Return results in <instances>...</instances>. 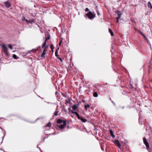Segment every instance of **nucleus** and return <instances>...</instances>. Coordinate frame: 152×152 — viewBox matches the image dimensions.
Returning a JSON list of instances; mask_svg holds the SVG:
<instances>
[{"label": "nucleus", "mask_w": 152, "mask_h": 152, "mask_svg": "<svg viewBox=\"0 0 152 152\" xmlns=\"http://www.w3.org/2000/svg\"><path fill=\"white\" fill-rule=\"evenodd\" d=\"M57 122L59 124L57 125V126L60 129L64 128L66 125V121L61 119H58L57 121Z\"/></svg>", "instance_id": "1"}, {"label": "nucleus", "mask_w": 152, "mask_h": 152, "mask_svg": "<svg viewBox=\"0 0 152 152\" xmlns=\"http://www.w3.org/2000/svg\"><path fill=\"white\" fill-rule=\"evenodd\" d=\"M72 113L75 114L79 119L81 120L83 122H85L87 121V120L83 118V117L80 116L79 114L76 112H74L73 111L71 112Z\"/></svg>", "instance_id": "2"}, {"label": "nucleus", "mask_w": 152, "mask_h": 152, "mask_svg": "<svg viewBox=\"0 0 152 152\" xmlns=\"http://www.w3.org/2000/svg\"><path fill=\"white\" fill-rule=\"evenodd\" d=\"M86 15L89 18L91 19L94 18L95 16V15L91 11H89L87 14Z\"/></svg>", "instance_id": "3"}, {"label": "nucleus", "mask_w": 152, "mask_h": 152, "mask_svg": "<svg viewBox=\"0 0 152 152\" xmlns=\"http://www.w3.org/2000/svg\"><path fill=\"white\" fill-rule=\"evenodd\" d=\"M2 48L4 53H5L6 55H7L8 50V49L4 45H3L2 46Z\"/></svg>", "instance_id": "4"}, {"label": "nucleus", "mask_w": 152, "mask_h": 152, "mask_svg": "<svg viewBox=\"0 0 152 152\" xmlns=\"http://www.w3.org/2000/svg\"><path fill=\"white\" fill-rule=\"evenodd\" d=\"M143 141L144 144L147 147V148L148 149L149 148V144L145 138H143Z\"/></svg>", "instance_id": "5"}, {"label": "nucleus", "mask_w": 152, "mask_h": 152, "mask_svg": "<svg viewBox=\"0 0 152 152\" xmlns=\"http://www.w3.org/2000/svg\"><path fill=\"white\" fill-rule=\"evenodd\" d=\"M114 143L117 145L118 148H121V145L119 141L118 140H115L114 141Z\"/></svg>", "instance_id": "6"}, {"label": "nucleus", "mask_w": 152, "mask_h": 152, "mask_svg": "<svg viewBox=\"0 0 152 152\" xmlns=\"http://www.w3.org/2000/svg\"><path fill=\"white\" fill-rule=\"evenodd\" d=\"M4 4L5 5V6L7 8H9L10 6V3L8 1L5 2H4Z\"/></svg>", "instance_id": "7"}, {"label": "nucleus", "mask_w": 152, "mask_h": 152, "mask_svg": "<svg viewBox=\"0 0 152 152\" xmlns=\"http://www.w3.org/2000/svg\"><path fill=\"white\" fill-rule=\"evenodd\" d=\"M118 17L117 18V23H118V20L120 18V17L121 16V13L120 12H118Z\"/></svg>", "instance_id": "8"}, {"label": "nucleus", "mask_w": 152, "mask_h": 152, "mask_svg": "<svg viewBox=\"0 0 152 152\" xmlns=\"http://www.w3.org/2000/svg\"><path fill=\"white\" fill-rule=\"evenodd\" d=\"M46 47L45 48L44 50L43 51V53L41 54V56L42 57H44L45 58V57H44V56L46 54Z\"/></svg>", "instance_id": "9"}, {"label": "nucleus", "mask_w": 152, "mask_h": 152, "mask_svg": "<svg viewBox=\"0 0 152 152\" xmlns=\"http://www.w3.org/2000/svg\"><path fill=\"white\" fill-rule=\"evenodd\" d=\"M77 107L78 106L77 105L74 104L72 106V108L73 110L75 111L76 110Z\"/></svg>", "instance_id": "10"}, {"label": "nucleus", "mask_w": 152, "mask_h": 152, "mask_svg": "<svg viewBox=\"0 0 152 152\" xmlns=\"http://www.w3.org/2000/svg\"><path fill=\"white\" fill-rule=\"evenodd\" d=\"M110 132L111 136L113 138L115 137V136L113 134V132L112 130H110Z\"/></svg>", "instance_id": "11"}, {"label": "nucleus", "mask_w": 152, "mask_h": 152, "mask_svg": "<svg viewBox=\"0 0 152 152\" xmlns=\"http://www.w3.org/2000/svg\"><path fill=\"white\" fill-rule=\"evenodd\" d=\"M50 39V37H48V38H47L46 39V40L45 42H44V43L43 44V45L42 46V47H44L46 45V41L48 39Z\"/></svg>", "instance_id": "12"}, {"label": "nucleus", "mask_w": 152, "mask_h": 152, "mask_svg": "<svg viewBox=\"0 0 152 152\" xmlns=\"http://www.w3.org/2000/svg\"><path fill=\"white\" fill-rule=\"evenodd\" d=\"M140 34L142 35L143 37L145 38V39L146 40L147 42H149V41L147 39V38H146L145 35L144 34H143L142 32H140Z\"/></svg>", "instance_id": "13"}, {"label": "nucleus", "mask_w": 152, "mask_h": 152, "mask_svg": "<svg viewBox=\"0 0 152 152\" xmlns=\"http://www.w3.org/2000/svg\"><path fill=\"white\" fill-rule=\"evenodd\" d=\"M109 32L110 33V34L112 36H114V34H113V32L112 31L111 29H110V28H109Z\"/></svg>", "instance_id": "14"}, {"label": "nucleus", "mask_w": 152, "mask_h": 152, "mask_svg": "<svg viewBox=\"0 0 152 152\" xmlns=\"http://www.w3.org/2000/svg\"><path fill=\"white\" fill-rule=\"evenodd\" d=\"M148 7H150L151 9H152V5L150 1L148 2Z\"/></svg>", "instance_id": "15"}, {"label": "nucleus", "mask_w": 152, "mask_h": 152, "mask_svg": "<svg viewBox=\"0 0 152 152\" xmlns=\"http://www.w3.org/2000/svg\"><path fill=\"white\" fill-rule=\"evenodd\" d=\"M93 96L95 97H97L98 96V94L96 92H94L93 94Z\"/></svg>", "instance_id": "16"}, {"label": "nucleus", "mask_w": 152, "mask_h": 152, "mask_svg": "<svg viewBox=\"0 0 152 152\" xmlns=\"http://www.w3.org/2000/svg\"><path fill=\"white\" fill-rule=\"evenodd\" d=\"M90 107V106L89 104L86 105L85 106V108L86 110H87V108H89Z\"/></svg>", "instance_id": "17"}, {"label": "nucleus", "mask_w": 152, "mask_h": 152, "mask_svg": "<svg viewBox=\"0 0 152 152\" xmlns=\"http://www.w3.org/2000/svg\"><path fill=\"white\" fill-rule=\"evenodd\" d=\"M58 110H56V111L54 113V115L55 116H57L58 115Z\"/></svg>", "instance_id": "18"}, {"label": "nucleus", "mask_w": 152, "mask_h": 152, "mask_svg": "<svg viewBox=\"0 0 152 152\" xmlns=\"http://www.w3.org/2000/svg\"><path fill=\"white\" fill-rule=\"evenodd\" d=\"M13 57L15 59H17L18 57L17 56L15 55V54H13Z\"/></svg>", "instance_id": "19"}, {"label": "nucleus", "mask_w": 152, "mask_h": 152, "mask_svg": "<svg viewBox=\"0 0 152 152\" xmlns=\"http://www.w3.org/2000/svg\"><path fill=\"white\" fill-rule=\"evenodd\" d=\"M8 47L9 48H10V49H12V47L11 45L10 44H9L8 45Z\"/></svg>", "instance_id": "20"}, {"label": "nucleus", "mask_w": 152, "mask_h": 152, "mask_svg": "<svg viewBox=\"0 0 152 152\" xmlns=\"http://www.w3.org/2000/svg\"><path fill=\"white\" fill-rule=\"evenodd\" d=\"M47 126L48 127H50L51 126V123L50 122H49L48 124L47 125Z\"/></svg>", "instance_id": "21"}, {"label": "nucleus", "mask_w": 152, "mask_h": 152, "mask_svg": "<svg viewBox=\"0 0 152 152\" xmlns=\"http://www.w3.org/2000/svg\"><path fill=\"white\" fill-rule=\"evenodd\" d=\"M62 40H60V42H59V46L61 45V43H62Z\"/></svg>", "instance_id": "22"}, {"label": "nucleus", "mask_w": 152, "mask_h": 152, "mask_svg": "<svg viewBox=\"0 0 152 152\" xmlns=\"http://www.w3.org/2000/svg\"><path fill=\"white\" fill-rule=\"evenodd\" d=\"M58 59L60 60L61 62H62L63 60L60 57L58 58Z\"/></svg>", "instance_id": "23"}, {"label": "nucleus", "mask_w": 152, "mask_h": 152, "mask_svg": "<svg viewBox=\"0 0 152 152\" xmlns=\"http://www.w3.org/2000/svg\"><path fill=\"white\" fill-rule=\"evenodd\" d=\"M51 48L52 49V50L53 49H54V48L53 47V46L52 45H51Z\"/></svg>", "instance_id": "24"}, {"label": "nucleus", "mask_w": 152, "mask_h": 152, "mask_svg": "<svg viewBox=\"0 0 152 152\" xmlns=\"http://www.w3.org/2000/svg\"><path fill=\"white\" fill-rule=\"evenodd\" d=\"M89 10V9L88 8H86V11H88Z\"/></svg>", "instance_id": "25"}, {"label": "nucleus", "mask_w": 152, "mask_h": 152, "mask_svg": "<svg viewBox=\"0 0 152 152\" xmlns=\"http://www.w3.org/2000/svg\"><path fill=\"white\" fill-rule=\"evenodd\" d=\"M97 15H100V13H99V12H97Z\"/></svg>", "instance_id": "26"}, {"label": "nucleus", "mask_w": 152, "mask_h": 152, "mask_svg": "<svg viewBox=\"0 0 152 152\" xmlns=\"http://www.w3.org/2000/svg\"><path fill=\"white\" fill-rule=\"evenodd\" d=\"M26 21L27 22H28V20H26Z\"/></svg>", "instance_id": "27"}, {"label": "nucleus", "mask_w": 152, "mask_h": 152, "mask_svg": "<svg viewBox=\"0 0 152 152\" xmlns=\"http://www.w3.org/2000/svg\"><path fill=\"white\" fill-rule=\"evenodd\" d=\"M113 104H114V105H115V103H114L113 102Z\"/></svg>", "instance_id": "28"}, {"label": "nucleus", "mask_w": 152, "mask_h": 152, "mask_svg": "<svg viewBox=\"0 0 152 152\" xmlns=\"http://www.w3.org/2000/svg\"><path fill=\"white\" fill-rule=\"evenodd\" d=\"M56 56H57V55H56Z\"/></svg>", "instance_id": "29"}]
</instances>
